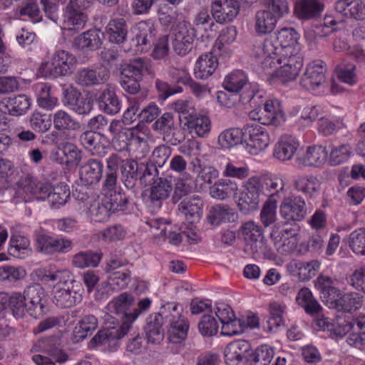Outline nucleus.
Segmentation results:
<instances>
[{
	"mask_svg": "<svg viewBox=\"0 0 365 365\" xmlns=\"http://www.w3.org/2000/svg\"><path fill=\"white\" fill-rule=\"evenodd\" d=\"M106 163L104 186L110 189L115 188L117 171L119 170L125 187L135 192L140 175V163L133 159H124L117 154L110 155Z\"/></svg>",
	"mask_w": 365,
	"mask_h": 365,
	"instance_id": "f257e3e1",
	"label": "nucleus"
},
{
	"mask_svg": "<svg viewBox=\"0 0 365 365\" xmlns=\"http://www.w3.org/2000/svg\"><path fill=\"white\" fill-rule=\"evenodd\" d=\"M77 63L76 57L64 50H58L50 62L43 63L40 67L43 76L49 78L67 76L72 73Z\"/></svg>",
	"mask_w": 365,
	"mask_h": 365,
	"instance_id": "f03ea898",
	"label": "nucleus"
},
{
	"mask_svg": "<svg viewBox=\"0 0 365 365\" xmlns=\"http://www.w3.org/2000/svg\"><path fill=\"white\" fill-rule=\"evenodd\" d=\"M299 38L293 28H283L264 41V49L270 54L284 55V53L294 51Z\"/></svg>",
	"mask_w": 365,
	"mask_h": 365,
	"instance_id": "7ed1b4c3",
	"label": "nucleus"
},
{
	"mask_svg": "<svg viewBox=\"0 0 365 365\" xmlns=\"http://www.w3.org/2000/svg\"><path fill=\"white\" fill-rule=\"evenodd\" d=\"M264 195L263 185L259 178L253 177L247 180L240 193L237 206L243 214L255 210Z\"/></svg>",
	"mask_w": 365,
	"mask_h": 365,
	"instance_id": "20e7f679",
	"label": "nucleus"
},
{
	"mask_svg": "<svg viewBox=\"0 0 365 365\" xmlns=\"http://www.w3.org/2000/svg\"><path fill=\"white\" fill-rule=\"evenodd\" d=\"M165 323H168V339L173 344L182 341L187 335L189 323L178 311L177 305L169 304L166 308Z\"/></svg>",
	"mask_w": 365,
	"mask_h": 365,
	"instance_id": "39448f33",
	"label": "nucleus"
},
{
	"mask_svg": "<svg viewBox=\"0 0 365 365\" xmlns=\"http://www.w3.org/2000/svg\"><path fill=\"white\" fill-rule=\"evenodd\" d=\"M132 46L135 51L146 52L153 46L157 30L151 21H141L132 30Z\"/></svg>",
	"mask_w": 365,
	"mask_h": 365,
	"instance_id": "423d86ee",
	"label": "nucleus"
},
{
	"mask_svg": "<svg viewBox=\"0 0 365 365\" xmlns=\"http://www.w3.org/2000/svg\"><path fill=\"white\" fill-rule=\"evenodd\" d=\"M134 305L135 298L133 295L128 292H123L114 297L107 306L108 311L121 319L122 323L120 325L128 326V332L134 322V321H131Z\"/></svg>",
	"mask_w": 365,
	"mask_h": 365,
	"instance_id": "0eeeda50",
	"label": "nucleus"
},
{
	"mask_svg": "<svg viewBox=\"0 0 365 365\" xmlns=\"http://www.w3.org/2000/svg\"><path fill=\"white\" fill-rule=\"evenodd\" d=\"M279 214L285 223L302 220L307 214L304 200L300 196L284 197L279 206Z\"/></svg>",
	"mask_w": 365,
	"mask_h": 365,
	"instance_id": "6e6552de",
	"label": "nucleus"
},
{
	"mask_svg": "<svg viewBox=\"0 0 365 365\" xmlns=\"http://www.w3.org/2000/svg\"><path fill=\"white\" fill-rule=\"evenodd\" d=\"M195 29L190 24L180 22L175 29L173 47L179 56H185L192 48V43L196 36Z\"/></svg>",
	"mask_w": 365,
	"mask_h": 365,
	"instance_id": "1a4fd4ad",
	"label": "nucleus"
},
{
	"mask_svg": "<svg viewBox=\"0 0 365 365\" xmlns=\"http://www.w3.org/2000/svg\"><path fill=\"white\" fill-rule=\"evenodd\" d=\"M284 54L274 56L277 63L281 65L277 71L278 75L287 80H293L298 76L303 66L302 56L297 51L286 52Z\"/></svg>",
	"mask_w": 365,
	"mask_h": 365,
	"instance_id": "9d476101",
	"label": "nucleus"
},
{
	"mask_svg": "<svg viewBox=\"0 0 365 365\" xmlns=\"http://www.w3.org/2000/svg\"><path fill=\"white\" fill-rule=\"evenodd\" d=\"M160 109L155 103H150L143 106L140 111L135 115L139 120V123L132 128H124L123 135L126 137H138L139 133L148 135L149 128L144 123L153 122L160 114Z\"/></svg>",
	"mask_w": 365,
	"mask_h": 365,
	"instance_id": "9b49d317",
	"label": "nucleus"
},
{
	"mask_svg": "<svg viewBox=\"0 0 365 365\" xmlns=\"http://www.w3.org/2000/svg\"><path fill=\"white\" fill-rule=\"evenodd\" d=\"M325 63L321 60L314 61L310 63L303 74L300 84L307 90H315L326 82Z\"/></svg>",
	"mask_w": 365,
	"mask_h": 365,
	"instance_id": "f8f14e48",
	"label": "nucleus"
},
{
	"mask_svg": "<svg viewBox=\"0 0 365 365\" xmlns=\"http://www.w3.org/2000/svg\"><path fill=\"white\" fill-rule=\"evenodd\" d=\"M120 73L122 76L142 80L145 75L154 76V68L150 59L138 57L120 64Z\"/></svg>",
	"mask_w": 365,
	"mask_h": 365,
	"instance_id": "ddd939ff",
	"label": "nucleus"
},
{
	"mask_svg": "<svg viewBox=\"0 0 365 365\" xmlns=\"http://www.w3.org/2000/svg\"><path fill=\"white\" fill-rule=\"evenodd\" d=\"M241 232L247 244V249L250 247L254 257H256L265 248L262 227L252 221L244 223Z\"/></svg>",
	"mask_w": 365,
	"mask_h": 365,
	"instance_id": "4468645a",
	"label": "nucleus"
},
{
	"mask_svg": "<svg viewBox=\"0 0 365 365\" xmlns=\"http://www.w3.org/2000/svg\"><path fill=\"white\" fill-rule=\"evenodd\" d=\"M166 307H163L159 313L151 314L146 319L144 328L148 341L152 344H159L164 338Z\"/></svg>",
	"mask_w": 365,
	"mask_h": 365,
	"instance_id": "2eb2a0df",
	"label": "nucleus"
},
{
	"mask_svg": "<svg viewBox=\"0 0 365 365\" xmlns=\"http://www.w3.org/2000/svg\"><path fill=\"white\" fill-rule=\"evenodd\" d=\"M240 11L239 3L236 0H213L212 4V15L213 19L220 24L232 21Z\"/></svg>",
	"mask_w": 365,
	"mask_h": 365,
	"instance_id": "dca6fc26",
	"label": "nucleus"
},
{
	"mask_svg": "<svg viewBox=\"0 0 365 365\" xmlns=\"http://www.w3.org/2000/svg\"><path fill=\"white\" fill-rule=\"evenodd\" d=\"M24 293L13 292L9 296L7 293H0V310L9 308L16 319L24 317L29 313V306Z\"/></svg>",
	"mask_w": 365,
	"mask_h": 365,
	"instance_id": "f3484780",
	"label": "nucleus"
},
{
	"mask_svg": "<svg viewBox=\"0 0 365 365\" xmlns=\"http://www.w3.org/2000/svg\"><path fill=\"white\" fill-rule=\"evenodd\" d=\"M24 294L25 296L27 306H29V314L30 316L38 318L44 313V304L43 299L45 297L44 289L39 284H35L27 287Z\"/></svg>",
	"mask_w": 365,
	"mask_h": 365,
	"instance_id": "a211bd4d",
	"label": "nucleus"
},
{
	"mask_svg": "<svg viewBox=\"0 0 365 365\" xmlns=\"http://www.w3.org/2000/svg\"><path fill=\"white\" fill-rule=\"evenodd\" d=\"M203 201L197 195L185 197L181 200L178 207V212L191 224L200 221L202 216Z\"/></svg>",
	"mask_w": 365,
	"mask_h": 365,
	"instance_id": "6ab92c4d",
	"label": "nucleus"
},
{
	"mask_svg": "<svg viewBox=\"0 0 365 365\" xmlns=\"http://www.w3.org/2000/svg\"><path fill=\"white\" fill-rule=\"evenodd\" d=\"M336 279L323 274H319L314 281V286L319 293L320 298L329 307L341 292L336 287Z\"/></svg>",
	"mask_w": 365,
	"mask_h": 365,
	"instance_id": "aec40b11",
	"label": "nucleus"
},
{
	"mask_svg": "<svg viewBox=\"0 0 365 365\" xmlns=\"http://www.w3.org/2000/svg\"><path fill=\"white\" fill-rule=\"evenodd\" d=\"M251 344L245 340L234 341L226 346L225 349V361L227 365H238L244 359L247 361Z\"/></svg>",
	"mask_w": 365,
	"mask_h": 365,
	"instance_id": "412c9836",
	"label": "nucleus"
},
{
	"mask_svg": "<svg viewBox=\"0 0 365 365\" xmlns=\"http://www.w3.org/2000/svg\"><path fill=\"white\" fill-rule=\"evenodd\" d=\"M324 8L322 0H297L294 6V14L301 20L319 18Z\"/></svg>",
	"mask_w": 365,
	"mask_h": 365,
	"instance_id": "4be33fe9",
	"label": "nucleus"
},
{
	"mask_svg": "<svg viewBox=\"0 0 365 365\" xmlns=\"http://www.w3.org/2000/svg\"><path fill=\"white\" fill-rule=\"evenodd\" d=\"M87 20L88 17L83 9L68 3L65 9L62 29L78 31L84 27Z\"/></svg>",
	"mask_w": 365,
	"mask_h": 365,
	"instance_id": "5701e85b",
	"label": "nucleus"
},
{
	"mask_svg": "<svg viewBox=\"0 0 365 365\" xmlns=\"http://www.w3.org/2000/svg\"><path fill=\"white\" fill-rule=\"evenodd\" d=\"M103 39V32L98 29H92L76 36L73 45L80 50L96 51L101 46Z\"/></svg>",
	"mask_w": 365,
	"mask_h": 365,
	"instance_id": "b1692460",
	"label": "nucleus"
},
{
	"mask_svg": "<svg viewBox=\"0 0 365 365\" xmlns=\"http://www.w3.org/2000/svg\"><path fill=\"white\" fill-rule=\"evenodd\" d=\"M109 78V72L105 68L98 70L83 68L75 76L76 82L85 87L105 83Z\"/></svg>",
	"mask_w": 365,
	"mask_h": 365,
	"instance_id": "393cba45",
	"label": "nucleus"
},
{
	"mask_svg": "<svg viewBox=\"0 0 365 365\" xmlns=\"http://www.w3.org/2000/svg\"><path fill=\"white\" fill-rule=\"evenodd\" d=\"M364 301V297L356 292L342 294L341 292L336 297L329 308L334 309L339 312H351L359 309Z\"/></svg>",
	"mask_w": 365,
	"mask_h": 365,
	"instance_id": "a878e982",
	"label": "nucleus"
},
{
	"mask_svg": "<svg viewBox=\"0 0 365 365\" xmlns=\"http://www.w3.org/2000/svg\"><path fill=\"white\" fill-rule=\"evenodd\" d=\"M128 25L123 17L110 19L106 27V34L108 41L112 43H123L128 35Z\"/></svg>",
	"mask_w": 365,
	"mask_h": 365,
	"instance_id": "bb28decb",
	"label": "nucleus"
},
{
	"mask_svg": "<svg viewBox=\"0 0 365 365\" xmlns=\"http://www.w3.org/2000/svg\"><path fill=\"white\" fill-rule=\"evenodd\" d=\"M30 106V98L24 94L4 98L0 103L1 110L15 116L25 113Z\"/></svg>",
	"mask_w": 365,
	"mask_h": 365,
	"instance_id": "cd10ccee",
	"label": "nucleus"
},
{
	"mask_svg": "<svg viewBox=\"0 0 365 365\" xmlns=\"http://www.w3.org/2000/svg\"><path fill=\"white\" fill-rule=\"evenodd\" d=\"M128 334V326L107 327L98 331L92 341L96 344H108L109 346L116 345V341L121 339Z\"/></svg>",
	"mask_w": 365,
	"mask_h": 365,
	"instance_id": "c85d7f7f",
	"label": "nucleus"
},
{
	"mask_svg": "<svg viewBox=\"0 0 365 365\" xmlns=\"http://www.w3.org/2000/svg\"><path fill=\"white\" fill-rule=\"evenodd\" d=\"M237 218V213L226 205L212 206L207 216V221L214 226H218L225 222H234Z\"/></svg>",
	"mask_w": 365,
	"mask_h": 365,
	"instance_id": "c756f323",
	"label": "nucleus"
},
{
	"mask_svg": "<svg viewBox=\"0 0 365 365\" xmlns=\"http://www.w3.org/2000/svg\"><path fill=\"white\" fill-rule=\"evenodd\" d=\"M297 304L303 307L308 314L314 318L323 317V308L312 296L308 288L301 289L296 297Z\"/></svg>",
	"mask_w": 365,
	"mask_h": 365,
	"instance_id": "7c9ffc66",
	"label": "nucleus"
},
{
	"mask_svg": "<svg viewBox=\"0 0 365 365\" xmlns=\"http://www.w3.org/2000/svg\"><path fill=\"white\" fill-rule=\"evenodd\" d=\"M278 20L270 10H259L255 15V31L259 36L270 34L274 29Z\"/></svg>",
	"mask_w": 365,
	"mask_h": 365,
	"instance_id": "2f4dec72",
	"label": "nucleus"
},
{
	"mask_svg": "<svg viewBox=\"0 0 365 365\" xmlns=\"http://www.w3.org/2000/svg\"><path fill=\"white\" fill-rule=\"evenodd\" d=\"M80 299V295L74 287H60L54 286L53 290V302L60 308H70L74 306Z\"/></svg>",
	"mask_w": 365,
	"mask_h": 365,
	"instance_id": "473e14b6",
	"label": "nucleus"
},
{
	"mask_svg": "<svg viewBox=\"0 0 365 365\" xmlns=\"http://www.w3.org/2000/svg\"><path fill=\"white\" fill-rule=\"evenodd\" d=\"M103 169V163L96 159L88 160L80 168V178L81 181L88 185L96 184L102 177Z\"/></svg>",
	"mask_w": 365,
	"mask_h": 365,
	"instance_id": "72a5a7b5",
	"label": "nucleus"
},
{
	"mask_svg": "<svg viewBox=\"0 0 365 365\" xmlns=\"http://www.w3.org/2000/svg\"><path fill=\"white\" fill-rule=\"evenodd\" d=\"M172 186L166 179L158 178L150 188L148 200L158 208L162 205V202L167 199L171 192Z\"/></svg>",
	"mask_w": 365,
	"mask_h": 365,
	"instance_id": "f704fd0d",
	"label": "nucleus"
},
{
	"mask_svg": "<svg viewBox=\"0 0 365 365\" xmlns=\"http://www.w3.org/2000/svg\"><path fill=\"white\" fill-rule=\"evenodd\" d=\"M218 61L216 56L212 53L201 55L195 66V76L199 79H207L216 70Z\"/></svg>",
	"mask_w": 365,
	"mask_h": 365,
	"instance_id": "c9c22d12",
	"label": "nucleus"
},
{
	"mask_svg": "<svg viewBox=\"0 0 365 365\" xmlns=\"http://www.w3.org/2000/svg\"><path fill=\"white\" fill-rule=\"evenodd\" d=\"M103 199L108 205L110 212L114 213L118 211L125 210L128 204V197L121 192H117L115 188H108L103 184Z\"/></svg>",
	"mask_w": 365,
	"mask_h": 365,
	"instance_id": "e433bc0d",
	"label": "nucleus"
},
{
	"mask_svg": "<svg viewBox=\"0 0 365 365\" xmlns=\"http://www.w3.org/2000/svg\"><path fill=\"white\" fill-rule=\"evenodd\" d=\"M97 103L99 108L109 115H115L120 110V101L114 91L106 88L102 91Z\"/></svg>",
	"mask_w": 365,
	"mask_h": 365,
	"instance_id": "4c0bfd02",
	"label": "nucleus"
},
{
	"mask_svg": "<svg viewBox=\"0 0 365 365\" xmlns=\"http://www.w3.org/2000/svg\"><path fill=\"white\" fill-rule=\"evenodd\" d=\"M299 147V143L293 138H280L275 144L273 157L279 161L289 160Z\"/></svg>",
	"mask_w": 365,
	"mask_h": 365,
	"instance_id": "58836bf2",
	"label": "nucleus"
},
{
	"mask_svg": "<svg viewBox=\"0 0 365 365\" xmlns=\"http://www.w3.org/2000/svg\"><path fill=\"white\" fill-rule=\"evenodd\" d=\"M237 183L231 180H220L210 187L212 197L217 200H225L237 194Z\"/></svg>",
	"mask_w": 365,
	"mask_h": 365,
	"instance_id": "ea45409f",
	"label": "nucleus"
},
{
	"mask_svg": "<svg viewBox=\"0 0 365 365\" xmlns=\"http://www.w3.org/2000/svg\"><path fill=\"white\" fill-rule=\"evenodd\" d=\"M351 321L354 324L353 333L349 334L346 341L351 346L364 349L365 348V316H358L351 319Z\"/></svg>",
	"mask_w": 365,
	"mask_h": 365,
	"instance_id": "a19ab883",
	"label": "nucleus"
},
{
	"mask_svg": "<svg viewBox=\"0 0 365 365\" xmlns=\"http://www.w3.org/2000/svg\"><path fill=\"white\" fill-rule=\"evenodd\" d=\"M293 186L298 192L312 197L319 192L320 183L314 175H299L294 179Z\"/></svg>",
	"mask_w": 365,
	"mask_h": 365,
	"instance_id": "79ce46f5",
	"label": "nucleus"
},
{
	"mask_svg": "<svg viewBox=\"0 0 365 365\" xmlns=\"http://www.w3.org/2000/svg\"><path fill=\"white\" fill-rule=\"evenodd\" d=\"M251 91H245L242 93V98L244 101H247L250 103L252 106H257L259 116V123L262 125H270L271 120L273 118H269L267 116V113L263 108H261V106L263 104L262 102L259 103L258 100H259L262 96L258 94V86L255 84L253 86H250Z\"/></svg>",
	"mask_w": 365,
	"mask_h": 365,
	"instance_id": "37998d69",
	"label": "nucleus"
},
{
	"mask_svg": "<svg viewBox=\"0 0 365 365\" xmlns=\"http://www.w3.org/2000/svg\"><path fill=\"white\" fill-rule=\"evenodd\" d=\"M327 152L326 149L321 145H314L308 147L302 160L304 166L319 167L326 160Z\"/></svg>",
	"mask_w": 365,
	"mask_h": 365,
	"instance_id": "c03bdc74",
	"label": "nucleus"
},
{
	"mask_svg": "<svg viewBox=\"0 0 365 365\" xmlns=\"http://www.w3.org/2000/svg\"><path fill=\"white\" fill-rule=\"evenodd\" d=\"M9 243L8 252L14 257L24 259L31 252L29 239L21 235H11Z\"/></svg>",
	"mask_w": 365,
	"mask_h": 365,
	"instance_id": "a18cd8bd",
	"label": "nucleus"
},
{
	"mask_svg": "<svg viewBox=\"0 0 365 365\" xmlns=\"http://www.w3.org/2000/svg\"><path fill=\"white\" fill-rule=\"evenodd\" d=\"M274 355L272 347L263 344L249 354L247 362L249 365H269Z\"/></svg>",
	"mask_w": 365,
	"mask_h": 365,
	"instance_id": "49530a36",
	"label": "nucleus"
},
{
	"mask_svg": "<svg viewBox=\"0 0 365 365\" xmlns=\"http://www.w3.org/2000/svg\"><path fill=\"white\" fill-rule=\"evenodd\" d=\"M98 327V320L93 315L85 316L74 328L73 336L75 339L78 341L90 336L96 329Z\"/></svg>",
	"mask_w": 365,
	"mask_h": 365,
	"instance_id": "de8ad7c7",
	"label": "nucleus"
},
{
	"mask_svg": "<svg viewBox=\"0 0 365 365\" xmlns=\"http://www.w3.org/2000/svg\"><path fill=\"white\" fill-rule=\"evenodd\" d=\"M192 180L190 175H185L182 178H179L174 187L173 194L172 195V202L175 204L180 202L192 192Z\"/></svg>",
	"mask_w": 365,
	"mask_h": 365,
	"instance_id": "09e8293b",
	"label": "nucleus"
},
{
	"mask_svg": "<svg viewBox=\"0 0 365 365\" xmlns=\"http://www.w3.org/2000/svg\"><path fill=\"white\" fill-rule=\"evenodd\" d=\"M53 338H46L38 341L35 345L43 351L49 354L58 363H63L68 360V354L54 342Z\"/></svg>",
	"mask_w": 365,
	"mask_h": 365,
	"instance_id": "8fccbe9b",
	"label": "nucleus"
},
{
	"mask_svg": "<svg viewBox=\"0 0 365 365\" xmlns=\"http://www.w3.org/2000/svg\"><path fill=\"white\" fill-rule=\"evenodd\" d=\"M54 127L63 134L69 135L66 131L78 130L80 124L74 120L66 112L59 110L53 116Z\"/></svg>",
	"mask_w": 365,
	"mask_h": 365,
	"instance_id": "3c124183",
	"label": "nucleus"
},
{
	"mask_svg": "<svg viewBox=\"0 0 365 365\" xmlns=\"http://www.w3.org/2000/svg\"><path fill=\"white\" fill-rule=\"evenodd\" d=\"M102 255L101 253L93 251L81 252L73 257V264L78 268L87 267H96L98 265Z\"/></svg>",
	"mask_w": 365,
	"mask_h": 365,
	"instance_id": "603ef678",
	"label": "nucleus"
},
{
	"mask_svg": "<svg viewBox=\"0 0 365 365\" xmlns=\"http://www.w3.org/2000/svg\"><path fill=\"white\" fill-rule=\"evenodd\" d=\"M264 129L259 125H252L245 127L243 129L239 128H231L222 131L218 137H259L264 133Z\"/></svg>",
	"mask_w": 365,
	"mask_h": 365,
	"instance_id": "864d4df0",
	"label": "nucleus"
},
{
	"mask_svg": "<svg viewBox=\"0 0 365 365\" xmlns=\"http://www.w3.org/2000/svg\"><path fill=\"white\" fill-rule=\"evenodd\" d=\"M173 109L179 114L180 125L183 130L190 123V119L195 115L191 103L186 100H178L173 103Z\"/></svg>",
	"mask_w": 365,
	"mask_h": 365,
	"instance_id": "5fc2aeb1",
	"label": "nucleus"
},
{
	"mask_svg": "<svg viewBox=\"0 0 365 365\" xmlns=\"http://www.w3.org/2000/svg\"><path fill=\"white\" fill-rule=\"evenodd\" d=\"M105 202V200L102 197L101 200H96L91 204L88 213L92 220L101 222L110 217L112 212Z\"/></svg>",
	"mask_w": 365,
	"mask_h": 365,
	"instance_id": "6e6d98bb",
	"label": "nucleus"
},
{
	"mask_svg": "<svg viewBox=\"0 0 365 365\" xmlns=\"http://www.w3.org/2000/svg\"><path fill=\"white\" fill-rule=\"evenodd\" d=\"M133 96L128 99L129 107L124 113V118L130 119V120H133L132 115L135 116L142 108L145 106L144 103L148 98V91L143 89Z\"/></svg>",
	"mask_w": 365,
	"mask_h": 365,
	"instance_id": "4d7b16f0",
	"label": "nucleus"
},
{
	"mask_svg": "<svg viewBox=\"0 0 365 365\" xmlns=\"http://www.w3.org/2000/svg\"><path fill=\"white\" fill-rule=\"evenodd\" d=\"M153 128L160 135H174L175 127L173 114L169 112L163 113L153 124Z\"/></svg>",
	"mask_w": 365,
	"mask_h": 365,
	"instance_id": "13d9d810",
	"label": "nucleus"
},
{
	"mask_svg": "<svg viewBox=\"0 0 365 365\" xmlns=\"http://www.w3.org/2000/svg\"><path fill=\"white\" fill-rule=\"evenodd\" d=\"M70 197V190L68 186L63 182L58 184L56 187H52L50 195L49 202L51 206L58 208L64 205Z\"/></svg>",
	"mask_w": 365,
	"mask_h": 365,
	"instance_id": "bf43d9fd",
	"label": "nucleus"
},
{
	"mask_svg": "<svg viewBox=\"0 0 365 365\" xmlns=\"http://www.w3.org/2000/svg\"><path fill=\"white\" fill-rule=\"evenodd\" d=\"M277 200L274 195L272 194L265 202L260 212V220L264 227H268L274 223L277 219Z\"/></svg>",
	"mask_w": 365,
	"mask_h": 365,
	"instance_id": "052dcab7",
	"label": "nucleus"
},
{
	"mask_svg": "<svg viewBox=\"0 0 365 365\" xmlns=\"http://www.w3.org/2000/svg\"><path fill=\"white\" fill-rule=\"evenodd\" d=\"M190 123L185 125V130H187L190 134L195 133L198 137H202L210 130V120L206 116L197 118L195 115Z\"/></svg>",
	"mask_w": 365,
	"mask_h": 365,
	"instance_id": "680f3d73",
	"label": "nucleus"
},
{
	"mask_svg": "<svg viewBox=\"0 0 365 365\" xmlns=\"http://www.w3.org/2000/svg\"><path fill=\"white\" fill-rule=\"evenodd\" d=\"M262 106L267 116L269 118H273L270 125L278 126L284 121V113L279 107V103L277 100H268L263 103Z\"/></svg>",
	"mask_w": 365,
	"mask_h": 365,
	"instance_id": "e2e57ef3",
	"label": "nucleus"
},
{
	"mask_svg": "<svg viewBox=\"0 0 365 365\" xmlns=\"http://www.w3.org/2000/svg\"><path fill=\"white\" fill-rule=\"evenodd\" d=\"M19 14L21 16H27L34 22H39L42 20L37 0H24L19 8Z\"/></svg>",
	"mask_w": 365,
	"mask_h": 365,
	"instance_id": "0e129e2a",
	"label": "nucleus"
},
{
	"mask_svg": "<svg viewBox=\"0 0 365 365\" xmlns=\"http://www.w3.org/2000/svg\"><path fill=\"white\" fill-rule=\"evenodd\" d=\"M349 245L357 255H365V228H359L349 235Z\"/></svg>",
	"mask_w": 365,
	"mask_h": 365,
	"instance_id": "69168bd1",
	"label": "nucleus"
},
{
	"mask_svg": "<svg viewBox=\"0 0 365 365\" xmlns=\"http://www.w3.org/2000/svg\"><path fill=\"white\" fill-rule=\"evenodd\" d=\"M269 138H242V150L257 155L269 145Z\"/></svg>",
	"mask_w": 365,
	"mask_h": 365,
	"instance_id": "338daca9",
	"label": "nucleus"
},
{
	"mask_svg": "<svg viewBox=\"0 0 365 365\" xmlns=\"http://www.w3.org/2000/svg\"><path fill=\"white\" fill-rule=\"evenodd\" d=\"M246 83V78L241 71H237L227 76L224 82L223 86L229 92H239Z\"/></svg>",
	"mask_w": 365,
	"mask_h": 365,
	"instance_id": "774afa93",
	"label": "nucleus"
}]
</instances>
